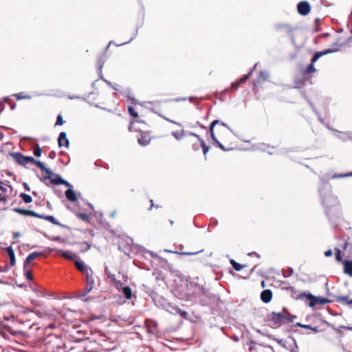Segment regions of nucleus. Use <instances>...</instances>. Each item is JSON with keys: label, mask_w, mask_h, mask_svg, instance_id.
Returning a JSON list of instances; mask_svg holds the SVG:
<instances>
[{"label": "nucleus", "mask_w": 352, "mask_h": 352, "mask_svg": "<svg viewBox=\"0 0 352 352\" xmlns=\"http://www.w3.org/2000/svg\"><path fill=\"white\" fill-rule=\"evenodd\" d=\"M210 133L214 143L223 151L233 149L234 143L230 128L223 122L215 120L210 126Z\"/></svg>", "instance_id": "obj_1"}, {"label": "nucleus", "mask_w": 352, "mask_h": 352, "mask_svg": "<svg viewBox=\"0 0 352 352\" xmlns=\"http://www.w3.org/2000/svg\"><path fill=\"white\" fill-rule=\"evenodd\" d=\"M295 316L291 314L286 308H283L280 313L273 311L268 314L267 321L274 328H278L283 324L292 322Z\"/></svg>", "instance_id": "obj_2"}, {"label": "nucleus", "mask_w": 352, "mask_h": 352, "mask_svg": "<svg viewBox=\"0 0 352 352\" xmlns=\"http://www.w3.org/2000/svg\"><path fill=\"white\" fill-rule=\"evenodd\" d=\"M41 294L38 286L33 283H30L29 285L23 286V298L29 301L33 307L41 305L38 301Z\"/></svg>", "instance_id": "obj_3"}, {"label": "nucleus", "mask_w": 352, "mask_h": 352, "mask_svg": "<svg viewBox=\"0 0 352 352\" xmlns=\"http://www.w3.org/2000/svg\"><path fill=\"white\" fill-rule=\"evenodd\" d=\"M338 50V49H334V50H330V49H327V50H325L324 51H322V52H316L313 58H311V63L307 66V67L303 70L302 72V75L304 77L307 78V76L310 74H313V73H315L316 72V69L314 65V63L316 62L321 56H324V55H326V54H331V53H333L334 52H336Z\"/></svg>", "instance_id": "obj_4"}, {"label": "nucleus", "mask_w": 352, "mask_h": 352, "mask_svg": "<svg viewBox=\"0 0 352 352\" xmlns=\"http://www.w3.org/2000/svg\"><path fill=\"white\" fill-rule=\"evenodd\" d=\"M43 171L45 173L43 176V180L49 179L52 184L65 185L67 187H71V184L69 182L63 179L59 175L53 173V172L47 167H45V169H43Z\"/></svg>", "instance_id": "obj_5"}, {"label": "nucleus", "mask_w": 352, "mask_h": 352, "mask_svg": "<svg viewBox=\"0 0 352 352\" xmlns=\"http://www.w3.org/2000/svg\"><path fill=\"white\" fill-rule=\"evenodd\" d=\"M274 340L276 341L280 346L289 352H299L296 342L292 336H287L283 339L274 338Z\"/></svg>", "instance_id": "obj_6"}, {"label": "nucleus", "mask_w": 352, "mask_h": 352, "mask_svg": "<svg viewBox=\"0 0 352 352\" xmlns=\"http://www.w3.org/2000/svg\"><path fill=\"white\" fill-rule=\"evenodd\" d=\"M86 277V287H85L82 293L80 294V297H85L87 294H89L95 286V281L94 278V272L92 270L87 271L85 274Z\"/></svg>", "instance_id": "obj_7"}, {"label": "nucleus", "mask_w": 352, "mask_h": 352, "mask_svg": "<svg viewBox=\"0 0 352 352\" xmlns=\"http://www.w3.org/2000/svg\"><path fill=\"white\" fill-rule=\"evenodd\" d=\"M306 299L309 300V305L314 307L316 305H325L331 302V300L319 296H315L310 293H307Z\"/></svg>", "instance_id": "obj_8"}, {"label": "nucleus", "mask_w": 352, "mask_h": 352, "mask_svg": "<svg viewBox=\"0 0 352 352\" xmlns=\"http://www.w3.org/2000/svg\"><path fill=\"white\" fill-rule=\"evenodd\" d=\"M48 344L50 345L52 349L54 350H59L65 346V343L63 342L62 338L56 336H50Z\"/></svg>", "instance_id": "obj_9"}, {"label": "nucleus", "mask_w": 352, "mask_h": 352, "mask_svg": "<svg viewBox=\"0 0 352 352\" xmlns=\"http://www.w3.org/2000/svg\"><path fill=\"white\" fill-rule=\"evenodd\" d=\"M151 140V135L147 131H142L138 136V143L142 146L148 145Z\"/></svg>", "instance_id": "obj_10"}, {"label": "nucleus", "mask_w": 352, "mask_h": 352, "mask_svg": "<svg viewBox=\"0 0 352 352\" xmlns=\"http://www.w3.org/2000/svg\"><path fill=\"white\" fill-rule=\"evenodd\" d=\"M287 292L291 293L292 298L296 300L302 299L306 297V292H299L295 287L289 286L285 288Z\"/></svg>", "instance_id": "obj_11"}, {"label": "nucleus", "mask_w": 352, "mask_h": 352, "mask_svg": "<svg viewBox=\"0 0 352 352\" xmlns=\"http://www.w3.org/2000/svg\"><path fill=\"white\" fill-rule=\"evenodd\" d=\"M297 9L300 14L305 16L310 12L311 6L307 1H301L298 4Z\"/></svg>", "instance_id": "obj_12"}, {"label": "nucleus", "mask_w": 352, "mask_h": 352, "mask_svg": "<svg viewBox=\"0 0 352 352\" xmlns=\"http://www.w3.org/2000/svg\"><path fill=\"white\" fill-rule=\"evenodd\" d=\"M58 144L59 147L65 146L66 148L69 147V142L67 138V134L65 132H61L59 134L58 138Z\"/></svg>", "instance_id": "obj_13"}, {"label": "nucleus", "mask_w": 352, "mask_h": 352, "mask_svg": "<svg viewBox=\"0 0 352 352\" xmlns=\"http://www.w3.org/2000/svg\"><path fill=\"white\" fill-rule=\"evenodd\" d=\"M42 255V252H34L31 253L25 259L23 267L27 268L29 265L32 263V261L38 258Z\"/></svg>", "instance_id": "obj_14"}, {"label": "nucleus", "mask_w": 352, "mask_h": 352, "mask_svg": "<svg viewBox=\"0 0 352 352\" xmlns=\"http://www.w3.org/2000/svg\"><path fill=\"white\" fill-rule=\"evenodd\" d=\"M186 144L187 145H191L194 151H199L200 148V144L197 142V139L191 136V133L188 138H186Z\"/></svg>", "instance_id": "obj_15"}, {"label": "nucleus", "mask_w": 352, "mask_h": 352, "mask_svg": "<svg viewBox=\"0 0 352 352\" xmlns=\"http://www.w3.org/2000/svg\"><path fill=\"white\" fill-rule=\"evenodd\" d=\"M252 71L249 72L248 74L244 75L239 80L233 82L232 84L231 88L232 89H234V90L237 89L239 87V86L241 85V84L244 83L245 82H246L250 78V76L252 75Z\"/></svg>", "instance_id": "obj_16"}, {"label": "nucleus", "mask_w": 352, "mask_h": 352, "mask_svg": "<svg viewBox=\"0 0 352 352\" xmlns=\"http://www.w3.org/2000/svg\"><path fill=\"white\" fill-rule=\"evenodd\" d=\"M272 292L270 289H265L261 294V299L265 303H268L272 300Z\"/></svg>", "instance_id": "obj_17"}, {"label": "nucleus", "mask_w": 352, "mask_h": 352, "mask_svg": "<svg viewBox=\"0 0 352 352\" xmlns=\"http://www.w3.org/2000/svg\"><path fill=\"white\" fill-rule=\"evenodd\" d=\"M191 136H192L197 139V142H199V143L200 144V147L202 148L204 155H206L209 151V148H210L209 146L208 145H206V144L205 143L204 140H202L199 137V135H198L195 133H191Z\"/></svg>", "instance_id": "obj_18"}, {"label": "nucleus", "mask_w": 352, "mask_h": 352, "mask_svg": "<svg viewBox=\"0 0 352 352\" xmlns=\"http://www.w3.org/2000/svg\"><path fill=\"white\" fill-rule=\"evenodd\" d=\"M172 135L177 140H184L186 142V138H188L190 135H186L184 129L175 131L172 132Z\"/></svg>", "instance_id": "obj_19"}, {"label": "nucleus", "mask_w": 352, "mask_h": 352, "mask_svg": "<svg viewBox=\"0 0 352 352\" xmlns=\"http://www.w3.org/2000/svg\"><path fill=\"white\" fill-rule=\"evenodd\" d=\"M344 272L349 276H352V261L348 260L343 261Z\"/></svg>", "instance_id": "obj_20"}, {"label": "nucleus", "mask_w": 352, "mask_h": 352, "mask_svg": "<svg viewBox=\"0 0 352 352\" xmlns=\"http://www.w3.org/2000/svg\"><path fill=\"white\" fill-rule=\"evenodd\" d=\"M336 302L346 304V305H351L352 304V298H350L349 296H336Z\"/></svg>", "instance_id": "obj_21"}, {"label": "nucleus", "mask_w": 352, "mask_h": 352, "mask_svg": "<svg viewBox=\"0 0 352 352\" xmlns=\"http://www.w3.org/2000/svg\"><path fill=\"white\" fill-rule=\"evenodd\" d=\"M75 266L78 270L81 272H83L85 274L87 271H91V269H87V267L85 265L84 263L81 261H76Z\"/></svg>", "instance_id": "obj_22"}, {"label": "nucleus", "mask_w": 352, "mask_h": 352, "mask_svg": "<svg viewBox=\"0 0 352 352\" xmlns=\"http://www.w3.org/2000/svg\"><path fill=\"white\" fill-rule=\"evenodd\" d=\"M65 196L69 201L72 202H75L78 199L75 192L72 189L65 191Z\"/></svg>", "instance_id": "obj_23"}, {"label": "nucleus", "mask_w": 352, "mask_h": 352, "mask_svg": "<svg viewBox=\"0 0 352 352\" xmlns=\"http://www.w3.org/2000/svg\"><path fill=\"white\" fill-rule=\"evenodd\" d=\"M118 289L122 292V293L126 299L129 300L132 298V291L129 287L124 286L122 287L121 289L118 287Z\"/></svg>", "instance_id": "obj_24"}, {"label": "nucleus", "mask_w": 352, "mask_h": 352, "mask_svg": "<svg viewBox=\"0 0 352 352\" xmlns=\"http://www.w3.org/2000/svg\"><path fill=\"white\" fill-rule=\"evenodd\" d=\"M298 325L302 328L307 329H311L315 333L321 332L322 330L320 329L318 326L313 327L310 324H302L298 323Z\"/></svg>", "instance_id": "obj_25"}, {"label": "nucleus", "mask_w": 352, "mask_h": 352, "mask_svg": "<svg viewBox=\"0 0 352 352\" xmlns=\"http://www.w3.org/2000/svg\"><path fill=\"white\" fill-rule=\"evenodd\" d=\"M268 78H269L268 73L266 72L261 71L259 72V74H258V78H257V82H261L267 80Z\"/></svg>", "instance_id": "obj_26"}, {"label": "nucleus", "mask_w": 352, "mask_h": 352, "mask_svg": "<svg viewBox=\"0 0 352 352\" xmlns=\"http://www.w3.org/2000/svg\"><path fill=\"white\" fill-rule=\"evenodd\" d=\"M77 245L79 246V248L82 252L88 251L91 248V244L85 241L79 242Z\"/></svg>", "instance_id": "obj_27"}, {"label": "nucleus", "mask_w": 352, "mask_h": 352, "mask_svg": "<svg viewBox=\"0 0 352 352\" xmlns=\"http://www.w3.org/2000/svg\"><path fill=\"white\" fill-rule=\"evenodd\" d=\"M7 252L10 260V266H13L15 264V257L12 248L10 247L8 248Z\"/></svg>", "instance_id": "obj_28"}, {"label": "nucleus", "mask_w": 352, "mask_h": 352, "mask_svg": "<svg viewBox=\"0 0 352 352\" xmlns=\"http://www.w3.org/2000/svg\"><path fill=\"white\" fill-rule=\"evenodd\" d=\"M230 264L232 265V267L237 272L241 271L245 267V265H241L234 260H230Z\"/></svg>", "instance_id": "obj_29"}, {"label": "nucleus", "mask_w": 352, "mask_h": 352, "mask_svg": "<svg viewBox=\"0 0 352 352\" xmlns=\"http://www.w3.org/2000/svg\"><path fill=\"white\" fill-rule=\"evenodd\" d=\"M76 217L85 222L89 223L90 221V217L86 213L78 212L76 214Z\"/></svg>", "instance_id": "obj_30"}, {"label": "nucleus", "mask_w": 352, "mask_h": 352, "mask_svg": "<svg viewBox=\"0 0 352 352\" xmlns=\"http://www.w3.org/2000/svg\"><path fill=\"white\" fill-rule=\"evenodd\" d=\"M41 219H45L54 225L59 224L58 222L56 220V219L53 216H51V215H47V216L41 215Z\"/></svg>", "instance_id": "obj_31"}, {"label": "nucleus", "mask_w": 352, "mask_h": 352, "mask_svg": "<svg viewBox=\"0 0 352 352\" xmlns=\"http://www.w3.org/2000/svg\"><path fill=\"white\" fill-rule=\"evenodd\" d=\"M60 254L63 258L67 259H73L75 257V255L70 252L61 251Z\"/></svg>", "instance_id": "obj_32"}, {"label": "nucleus", "mask_w": 352, "mask_h": 352, "mask_svg": "<svg viewBox=\"0 0 352 352\" xmlns=\"http://www.w3.org/2000/svg\"><path fill=\"white\" fill-rule=\"evenodd\" d=\"M271 349V347H265L261 345L254 347L255 352H267V351Z\"/></svg>", "instance_id": "obj_33"}, {"label": "nucleus", "mask_w": 352, "mask_h": 352, "mask_svg": "<svg viewBox=\"0 0 352 352\" xmlns=\"http://www.w3.org/2000/svg\"><path fill=\"white\" fill-rule=\"evenodd\" d=\"M23 215H30V216L36 217H38L40 219H41V216L40 214H38L37 213H36L34 211L28 210H23Z\"/></svg>", "instance_id": "obj_34"}, {"label": "nucleus", "mask_w": 352, "mask_h": 352, "mask_svg": "<svg viewBox=\"0 0 352 352\" xmlns=\"http://www.w3.org/2000/svg\"><path fill=\"white\" fill-rule=\"evenodd\" d=\"M12 155L14 157V159L16 160V161L20 164H22V154L20 153H12Z\"/></svg>", "instance_id": "obj_35"}, {"label": "nucleus", "mask_w": 352, "mask_h": 352, "mask_svg": "<svg viewBox=\"0 0 352 352\" xmlns=\"http://www.w3.org/2000/svg\"><path fill=\"white\" fill-rule=\"evenodd\" d=\"M128 111H129V114H130L131 116L134 117L135 118H137L138 117V112H137V111H135V109H134L133 107L129 106V107H128Z\"/></svg>", "instance_id": "obj_36"}, {"label": "nucleus", "mask_w": 352, "mask_h": 352, "mask_svg": "<svg viewBox=\"0 0 352 352\" xmlns=\"http://www.w3.org/2000/svg\"><path fill=\"white\" fill-rule=\"evenodd\" d=\"M42 153V149L41 147L37 144L34 150V154L36 157H40Z\"/></svg>", "instance_id": "obj_37"}, {"label": "nucleus", "mask_w": 352, "mask_h": 352, "mask_svg": "<svg viewBox=\"0 0 352 352\" xmlns=\"http://www.w3.org/2000/svg\"><path fill=\"white\" fill-rule=\"evenodd\" d=\"M26 162L34 164L36 162V160L32 157L23 156V164Z\"/></svg>", "instance_id": "obj_38"}, {"label": "nucleus", "mask_w": 352, "mask_h": 352, "mask_svg": "<svg viewBox=\"0 0 352 352\" xmlns=\"http://www.w3.org/2000/svg\"><path fill=\"white\" fill-rule=\"evenodd\" d=\"M336 258L338 261H341L343 263V260L341 257V251L338 248H336Z\"/></svg>", "instance_id": "obj_39"}, {"label": "nucleus", "mask_w": 352, "mask_h": 352, "mask_svg": "<svg viewBox=\"0 0 352 352\" xmlns=\"http://www.w3.org/2000/svg\"><path fill=\"white\" fill-rule=\"evenodd\" d=\"M63 124H64L63 118L60 114H58L57 116V120H56L55 125L60 126V125H63Z\"/></svg>", "instance_id": "obj_40"}, {"label": "nucleus", "mask_w": 352, "mask_h": 352, "mask_svg": "<svg viewBox=\"0 0 352 352\" xmlns=\"http://www.w3.org/2000/svg\"><path fill=\"white\" fill-rule=\"evenodd\" d=\"M109 279H111V281H113L117 286L122 285L121 281L116 280V276L113 274L109 277Z\"/></svg>", "instance_id": "obj_41"}, {"label": "nucleus", "mask_w": 352, "mask_h": 352, "mask_svg": "<svg viewBox=\"0 0 352 352\" xmlns=\"http://www.w3.org/2000/svg\"><path fill=\"white\" fill-rule=\"evenodd\" d=\"M166 251L168 252H172V253L180 254V255H193L197 253V252H173V251H169V250H166Z\"/></svg>", "instance_id": "obj_42"}, {"label": "nucleus", "mask_w": 352, "mask_h": 352, "mask_svg": "<svg viewBox=\"0 0 352 352\" xmlns=\"http://www.w3.org/2000/svg\"><path fill=\"white\" fill-rule=\"evenodd\" d=\"M32 199L30 195L23 194V202L28 204V203L32 202Z\"/></svg>", "instance_id": "obj_43"}, {"label": "nucleus", "mask_w": 352, "mask_h": 352, "mask_svg": "<svg viewBox=\"0 0 352 352\" xmlns=\"http://www.w3.org/2000/svg\"><path fill=\"white\" fill-rule=\"evenodd\" d=\"M34 164H36V166H38L42 170L43 169H45L46 166H45V164L43 162H40V161L36 160V162L34 163Z\"/></svg>", "instance_id": "obj_44"}, {"label": "nucleus", "mask_w": 352, "mask_h": 352, "mask_svg": "<svg viewBox=\"0 0 352 352\" xmlns=\"http://www.w3.org/2000/svg\"><path fill=\"white\" fill-rule=\"evenodd\" d=\"M25 276H26L27 279L29 280L30 281L32 280V279H33V275L30 270H27L25 272Z\"/></svg>", "instance_id": "obj_45"}, {"label": "nucleus", "mask_w": 352, "mask_h": 352, "mask_svg": "<svg viewBox=\"0 0 352 352\" xmlns=\"http://www.w3.org/2000/svg\"><path fill=\"white\" fill-rule=\"evenodd\" d=\"M340 329H345L347 330H352V327H345V326H340L339 329L337 330L338 332H340Z\"/></svg>", "instance_id": "obj_46"}, {"label": "nucleus", "mask_w": 352, "mask_h": 352, "mask_svg": "<svg viewBox=\"0 0 352 352\" xmlns=\"http://www.w3.org/2000/svg\"><path fill=\"white\" fill-rule=\"evenodd\" d=\"M105 273L107 275L108 278H109V277L113 274L110 272L109 270L108 267H106L105 268Z\"/></svg>", "instance_id": "obj_47"}, {"label": "nucleus", "mask_w": 352, "mask_h": 352, "mask_svg": "<svg viewBox=\"0 0 352 352\" xmlns=\"http://www.w3.org/2000/svg\"><path fill=\"white\" fill-rule=\"evenodd\" d=\"M348 176H352V173H348L346 175H338V176L334 175L333 177H348Z\"/></svg>", "instance_id": "obj_48"}, {"label": "nucleus", "mask_w": 352, "mask_h": 352, "mask_svg": "<svg viewBox=\"0 0 352 352\" xmlns=\"http://www.w3.org/2000/svg\"><path fill=\"white\" fill-rule=\"evenodd\" d=\"M324 255H325L326 256H331V255H332V251H331V250H328V251H326V252H324Z\"/></svg>", "instance_id": "obj_49"}, {"label": "nucleus", "mask_w": 352, "mask_h": 352, "mask_svg": "<svg viewBox=\"0 0 352 352\" xmlns=\"http://www.w3.org/2000/svg\"><path fill=\"white\" fill-rule=\"evenodd\" d=\"M249 255H254L255 256H256L257 258H260V255L258 254H257L256 252H252V253H250Z\"/></svg>", "instance_id": "obj_50"}, {"label": "nucleus", "mask_w": 352, "mask_h": 352, "mask_svg": "<svg viewBox=\"0 0 352 352\" xmlns=\"http://www.w3.org/2000/svg\"><path fill=\"white\" fill-rule=\"evenodd\" d=\"M98 64H99L100 69H101L102 67V64H103V61L102 60V59H100L98 60Z\"/></svg>", "instance_id": "obj_51"}, {"label": "nucleus", "mask_w": 352, "mask_h": 352, "mask_svg": "<svg viewBox=\"0 0 352 352\" xmlns=\"http://www.w3.org/2000/svg\"><path fill=\"white\" fill-rule=\"evenodd\" d=\"M348 248V243L347 242H345L343 245H342V248L343 250H346V248Z\"/></svg>", "instance_id": "obj_52"}, {"label": "nucleus", "mask_w": 352, "mask_h": 352, "mask_svg": "<svg viewBox=\"0 0 352 352\" xmlns=\"http://www.w3.org/2000/svg\"><path fill=\"white\" fill-rule=\"evenodd\" d=\"M14 210H15L16 212H17L18 213H19V214H22V208H16V209H14Z\"/></svg>", "instance_id": "obj_53"}, {"label": "nucleus", "mask_w": 352, "mask_h": 352, "mask_svg": "<svg viewBox=\"0 0 352 352\" xmlns=\"http://www.w3.org/2000/svg\"><path fill=\"white\" fill-rule=\"evenodd\" d=\"M16 97L17 98V99L20 100V99H22V93H19L18 94L16 95Z\"/></svg>", "instance_id": "obj_54"}, {"label": "nucleus", "mask_w": 352, "mask_h": 352, "mask_svg": "<svg viewBox=\"0 0 352 352\" xmlns=\"http://www.w3.org/2000/svg\"><path fill=\"white\" fill-rule=\"evenodd\" d=\"M20 236V233H14V238H18Z\"/></svg>", "instance_id": "obj_55"}, {"label": "nucleus", "mask_w": 352, "mask_h": 352, "mask_svg": "<svg viewBox=\"0 0 352 352\" xmlns=\"http://www.w3.org/2000/svg\"><path fill=\"white\" fill-rule=\"evenodd\" d=\"M23 187H24L25 189L29 190L28 186V184H27L26 183H24V182H23Z\"/></svg>", "instance_id": "obj_56"}, {"label": "nucleus", "mask_w": 352, "mask_h": 352, "mask_svg": "<svg viewBox=\"0 0 352 352\" xmlns=\"http://www.w3.org/2000/svg\"><path fill=\"white\" fill-rule=\"evenodd\" d=\"M54 155H55V153H54V152H52V153L50 154V157L52 158V157H54Z\"/></svg>", "instance_id": "obj_57"}, {"label": "nucleus", "mask_w": 352, "mask_h": 352, "mask_svg": "<svg viewBox=\"0 0 352 352\" xmlns=\"http://www.w3.org/2000/svg\"><path fill=\"white\" fill-rule=\"evenodd\" d=\"M30 98V96H25V95H23V99Z\"/></svg>", "instance_id": "obj_58"}, {"label": "nucleus", "mask_w": 352, "mask_h": 352, "mask_svg": "<svg viewBox=\"0 0 352 352\" xmlns=\"http://www.w3.org/2000/svg\"><path fill=\"white\" fill-rule=\"evenodd\" d=\"M151 207H150L149 209H151V208L153 206V200H151Z\"/></svg>", "instance_id": "obj_59"}, {"label": "nucleus", "mask_w": 352, "mask_h": 352, "mask_svg": "<svg viewBox=\"0 0 352 352\" xmlns=\"http://www.w3.org/2000/svg\"><path fill=\"white\" fill-rule=\"evenodd\" d=\"M261 285H262V287H265V282L263 280L262 283H261Z\"/></svg>", "instance_id": "obj_60"}, {"label": "nucleus", "mask_w": 352, "mask_h": 352, "mask_svg": "<svg viewBox=\"0 0 352 352\" xmlns=\"http://www.w3.org/2000/svg\"><path fill=\"white\" fill-rule=\"evenodd\" d=\"M256 87V85L254 84V87H253V89H254V91H256V87Z\"/></svg>", "instance_id": "obj_61"}, {"label": "nucleus", "mask_w": 352, "mask_h": 352, "mask_svg": "<svg viewBox=\"0 0 352 352\" xmlns=\"http://www.w3.org/2000/svg\"><path fill=\"white\" fill-rule=\"evenodd\" d=\"M250 351H253V346H251V347L250 348Z\"/></svg>", "instance_id": "obj_62"}, {"label": "nucleus", "mask_w": 352, "mask_h": 352, "mask_svg": "<svg viewBox=\"0 0 352 352\" xmlns=\"http://www.w3.org/2000/svg\"><path fill=\"white\" fill-rule=\"evenodd\" d=\"M3 199L1 197V196L0 195V202L3 200Z\"/></svg>", "instance_id": "obj_63"}, {"label": "nucleus", "mask_w": 352, "mask_h": 352, "mask_svg": "<svg viewBox=\"0 0 352 352\" xmlns=\"http://www.w3.org/2000/svg\"><path fill=\"white\" fill-rule=\"evenodd\" d=\"M28 311L32 312L33 309H28Z\"/></svg>", "instance_id": "obj_64"}]
</instances>
